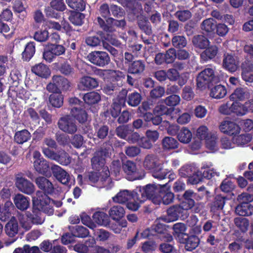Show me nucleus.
Instances as JSON below:
<instances>
[{
    "mask_svg": "<svg viewBox=\"0 0 253 253\" xmlns=\"http://www.w3.org/2000/svg\"><path fill=\"white\" fill-rule=\"evenodd\" d=\"M70 231L75 237L84 238L89 235V230L83 226L76 225L69 227Z\"/></svg>",
    "mask_w": 253,
    "mask_h": 253,
    "instance_id": "a19ab883",
    "label": "nucleus"
},
{
    "mask_svg": "<svg viewBox=\"0 0 253 253\" xmlns=\"http://www.w3.org/2000/svg\"><path fill=\"white\" fill-rule=\"evenodd\" d=\"M128 92L129 90L128 89H122L119 92L117 98L114 102L124 106L126 102L127 103Z\"/></svg>",
    "mask_w": 253,
    "mask_h": 253,
    "instance_id": "69168bd1",
    "label": "nucleus"
},
{
    "mask_svg": "<svg viewBox=\"0 0 253 253\" xmlns=\"http://www.w3.org/2000/svg\"><path fill=\"white\" fill-rule=\"evenodd\" d=\"M227 198L226 196H222L221 194L215 196L213 201L211 204V211L215 213L217 211L222 210L225 204Z\"/></svg>",
    "mask_w": 253,
    "mask_h": 253,
    "instance_id": "c85d7f7f",
    "label": "nucleus"
},
{
    "mask_svg": "<svg viewBox=\"0 0 253 253\" xmlns=\"http://www.w3.org/2000/svg\"><path fill=\"white\" fill-rule=\"evenodd\" d=\"M56 67L58 71L65 76H72L74 73V68L67 60L60 64L57 63Z\"/></svg>",
    "mask_w": 253,
    "mask_h": 253,
    "instance_id": "e433bc0d",
    "label": "nucleus"
},
{
    "mask_svg": "<svg viewBox=\"0 0 253 253\" xmlns=\"http://www.w3.org/2000/svg\"><path fill=\"white\" fill-rule=\"evenodd\" d=\"M123 106L113 102L109 110L105 112V116L109 117L110 114L113 118H116L119 116L121 113L122 107Z\"/></svg>",
    "mask_w": 253,
    "mask_h": 253,
    "instance_id": "052dcab7",
    "label": "nucleus"
},
{
    "mask_svg": "<svg viewBox=\"0 0 253 253\" xmlns=\"http://www.w3.org/2000/svg\"><path fill=\"white\" fill-rule=\"evenodd\" d=\"M50 6L53 9L63 12L66 9V5L64 0H49Z\"/></svg>",
    "mask_w": 253,
    "mask_h": 253,
    "instance_id": "774afa93",
    "label": "nucleus"
},
{
    "mask_svg": "<svg viewBox=\"0 0 253 253\" xmlns=\"http://www.w3.org/2000/svg\"><path fill=\"white\" fill-rule=\"evenodd\" d=\"M192 42L195 47L200 49L206 48L210 44L209 40L202 35L194 36Z\"/></svg>",
    "mask_w": 253,
    "mask_h": 253,
    "instance_id": "c9c22d12",
    "label": "nucleus"
},
{
    "mask_svg": "<svg viewBox=\"0 0 253 253\" xmlns=\"http://www.w3.org/2000/svg\"><path fill=\"white\" fill-rule=\"evenodd\" d=\"M235 213L242 216H249L253 213V205L251 204H239L235 208Z\"/></svg>",
    "mask_w": 253,
    "mask_h": 253,
    "instance_id": "c756f323",
    "label": "nucleus"
},
{
    "mask_svg": "<svg viewBox=\"0 0 253 253\" xmlns=\"http://www.w3.org/2000/svg\"><path fill=\"white\" fill-rule=\"evenodd\" d=\"M42 152L44 155L50 160L55 161L63 166H67L71 163V158L65 150L60 149L57 152L49 148L42 147Z\"/></svg>",
    "mask_w": 253,
    "mask_h": 253,
    "instance_id": "0eeeda50",
    "label": "nucleus"
},
{
    "mask_svg": "<svg viewBox=\"0 0 253 253\" xmlns=\"http://www.w3.org/2000/svg\"><path fill=\"white\" fill-rule=\"evenodd\" d=\"M68 6L75 11H83L85 9L86 2L84 0H65Z\"/></svg>",
    "mask_w": 253,
    "mask_h": 253,
    "instance_id": "37998d69",
    "label": "nucleus"
},
{
    "mask_svg": "<svg viewBox=\"0 0 253 253\" xmlns=\"http://www.w3.org/2000/svg\"><path fill=\"white\" fill-rule=\"evenodd\" d=\"M81 11H72L69 20L74 25L82 26L84 23L85 15Z\"/></svg>",
    "mask_w": 253,
    "mask_h": 253,
    "instance_id": "a18cd8bd",
    "label": "nucleus"
},
{
    "mask_svg": "<svg viewBox=\"0 0 253 253\" xmlns=\"http://www.w3.org/2000/svg\"><path fill=\"white\" fill-rule=\"evenodd\" d=\"M152 230L158 234L163 235L162 237L167 242H170L173 239L170 233L172 231V233L174 235V224L169 225L165 223H158L152 226Z\"/></svg>",
    "mask_w": 253,
    "mask_h": 253,
    "instance_id": "4468645a",
    "label": "nucleus"
},
{
    "mask_svg": "<svg viewBox=\"0 0 253 253\" xmlns=\"http://www.w3.org/2000/svg\"><path fill=\"white\" fill-rule=\"evenodd\" d=\"M13 202L16 207L22 211L26 210L30 206V198L21 194L15 195Z\"/></svg>",
    "mask_w": 253,
    "mask_h": 253,
    "instance_id": "bb28decb",
    "label": "nucleus"
},
{
    "mask_svg": "<svg viewBox=\"0 0 253 253\" xmlns=\"http://www.w3.org/2000/svg\"><path fill=\"white\" fill-rule=\"evenodd\" d=\"M42 211L32 206V212H27L26 214L28 219L34 224H42L44 220L42 217Z\"/></svg>",
    "mask_w": 253,
    "mask_h": 253,
    "instance_id": "cd10ccee",
    "label": "nucleus"
},
{
    "mask_svg": "<svg viewBox=\"0 0 253 253\" xmlns=\"http://www.w3.org/2000/svg\"><path fill=\"white\" fill-rule=\"evenodd\" d=\"M108 78L111 81L110 83H113L121 81L122 79L125 78L124 73L119 70H108Z\"/></svg>",
    "mask_w": 253,
    "mask_h": 253,
    "instance_id": "680f3d73",
    "label": "nucleus"
},
{
    "mask_svg": "<svg viewBox=\"0 0 253 253\" xmlns=\"http://www.w3.org/2000/svg\"><path fill=\"white\" fill-rule=\"evenodd\" d=\"M174 108H168L163 104H157L153 110V113L145 112L142 117L147 123L151 122L155 126L159 125L162 122L164 115L171 116Z\"/></svg>",
    "mask_w": 253,
    "mask_h": 253,
    "instance_id": "20e7f679",
    "label": "nucleus"
},
{
    "mask_svg": "<svg viewBox=\"0 0 253 253\" xmlns=\"http://www.w3.org/2000/svg\"><path fill=\"white\" fill-rule=\"evenodd\" d=\"M155 62L158 65H161L164 63L171 64L174 62V48H169L165 54L161 52L156 54Z\"/></svg>",
    "mask_w": 253,
    "mask_h": 253,
    "instance_id": "412c9836",
    "label": "nucleus"
},
{
    "mask_svg": "<svg viewBox=\"0 0 253 253\" xmlns=\"http://www.w3.org/2000/svg\"><path fill=\"white\" fill-rule=\"evenodd\" d=\"M51 174L63 184L67 185L69 183L70 180V175L60 166L53 165L51 167Z\"/></svg>",
    "mask_w": 253,
    "mask_h": 253,
    "instance_id": "a211bd4d",
    "label": "nucleus"
},
{
    "mask_svg": "<svg viewBox=\"0 0 253 253\" xmlns=\"http://www.w3.org/2000/svg\"><path fill=\"white\" fill-rule=\"evenodd\" d=\"M168 183L165 184H148L145 186L142 187L143 192L145 197L146 200L152 197L154 194L162 192L164 189L167 188Z\"/></svg>",
    "mask_w": 253,
    "mask_h": 253,
    "instance_id": "4be33fe9",
    "label": "nucleus"
},
{
    "mask_svg": "<svg viewBox=\"0 0 253 253\" xmlns=\"http://www.w3.org/2000/svg\"><path fill=\"white\" fill-rule=\"evenodd\" d=\"M49 195L38 190L36 195L32 197V205L33 207L40 210L43 212L51 215L54 211L53 208V200L50 198Z\"/></svg>",
    "mask_w": 253,
    "mask_h": 253,
    "instance_id": "7ed1b4c3",
    "label": "nucleus"
},
{
    "mask_svg": "<svg viewBox=\"0 0 253 253\" xmlns=\"http://www.w3.org/2000/svg\"><path fill=\"white\" fill-rule=\"evenodd\" d=\"M249 96L250 93L247 88L238 87L231 94L230 97L231 99L243 101L248 98Z\"/></svg>",
    "mask_w": 253,
    "mask_h": 253,
    "instance_id": "4c0bfd02",
    "label": "nucleus"
},
{
    "mask_svg": "<svg viewBox=\"0 0 253 253\" xmlns=\"http://www.w3.org/2000/svg\"><path fill=\"white\" fill-rule=\"evenodd\" d=\"M31 138V134L30 132L26 129L17 131L15 133L14 136V141L19 144L28 141Z\"/></svg>",
    "mask_w": 253,
    "mask_h": 253,
    "instance_id": "473e14b6",
    "label": "nucleus"
},
{
    "mask_svg": "<svg viewBox=\"0 0 253 253\" xmlns=\"http://www.w3.org/2000/svg\"><path fill=\"white\" fill-rule=\"evenodd\" d=\"M143 193L141 186L137 187L135 190L131 192V200H137L139 203H143L146 200V197L145 196Z\"/></svg>",
    "mask_w": 253,
    "mask_h": 253,
    "instance_id": "bf43d9fd",
    "label": "nucleus"
},
{
    "mask_svg": "<svg viewBox=\"0 0 253 253\" xmlns=\"http://www.w3.org/2000/svg\"><path fill=\"white\" fill-rule=\"evenodd\" d=\"M92 219L94 222L100 225L107 226L110 223V217L103 211L95 212L92 215Z\"/></svg>",
    "mask_w": 253,
    "mask_h": 253,
    "instance_id": "7c9ffc66",
    "label": "nucleus"
},
{
    "mask_svg": "<svg viewBox=\"0 0 253 253\" xmlns=\"http://www.w3.org/2000/svg\"><path fill=\"white\" fill-rule=\"evenodd\" d=\"M219 128L223 133L231 136L239 134L241 129L239 126L235 122L227 120L222 121Z\"/></svg>",
    "mask_w": 253,
    "mask_h": 253,
    "instance_id": "2eb2a0df",
    "label": "nucleus"
},
{
    "mask_svg": "<svg viewBox=\"0 0 253 253\" xmlns=\"http://www.w3.org/2000/svg\"><path fill=\"white\" fill-rule=\"evenodd\" d=\"M102 42L101 38L98 36H88L85 40V43L91 47L99 46Z\"/></svg>",
    "mask_w": 253,
    "mask_h": 253,
    "instance_id": "338daca9",
    "label": "nucleus"
},
{
    "mask_svg": "<svg viewBox=\"0 0 253 253\" xmlns=\"http://www.w3.org/2000/svg\"><path fill=\"white\" fill-rule=\"evenodd\" d=\"M96 21L100 28L104 32L112 33L115 31L113 26L117 28H124L126 25V21L125 19L117 20L113 18H108L106 23L100 16L96 18Z\"/></svg>",
    "mask_w": 253,
    "mask_h": 253,
    "instance_id": "1a4fd4ad",
    "label": "nucleus"
},
{
    "mask_svg": "<svg viewBox=\"0 0 253 253\" xmlns=\"http://www.w3.org/2000/svg\"><path fill=\"white\" fill-rule=\"evenodd\" d=\"M52 81L56 83V84L57 85L60 91L61 89L66 90L68 89L70 86V83L68 80L60 75L53 76L52 77Z\"/></svg>",
    "mask_w": 253,
    "mask_h": 253,
    "instance_id": "09e8293b",
    "label": "nucleus"
},
{
    "mask_svg": "<svg viewBox=\"0 0 253 253\" xmlns=\"http://www.w3.org/2000/svg\"><path fill=\"white\" fill-rule=\"evenodd\" d=\"M155 76L160 82L165 81L167 78L170 81H174V68L169 69L167 72L164 70L158 71L155 72Z\"/></svg>",
    "mask_w": 253,
    "mask_h": 253,
    "instance_id": "c03bdc74",
    "label": "nucleus"
},
{
    "mask_svg": "<svg viewBox=\"0 0 253 253\" xmlns=\"http://www.w3.org/2000/svg\"><path fill=\"white\" fill-rule=\"evenodd\" d=\"M177 137L181 142L188 143L191 140L192 133L187 128L182 127L178 133Z\"/></svg>",
    "mask_w": 253,
    "mask_h": 253,
    "instance_id": "603ef678",
    "label": "nucleus"
},
{
    "mask_svg": "<svg viewBox=\"0 0 253 253\" xmlns=\"http://www.w3.org/2000/svg\"><path fill=\"white\" fill-rule=\"evenodd\" d=\"M34 167L35 170L46 177L51 175V168L48 162L43 158H38L34 162Z\"/></svg>",
    "mask_w": 253,
    "mask_h": 253,
    "instance_id": "aec40b11",
    "label": "nucleus"
},
{
    "mask_svg": "<svg viewBox=\"0 0 253 253\" xmlns=\"http://www.w3.org/2000/svg\"><path fill=\"white\" fill-rule=\"evenodd\" d=\"M57 124L60 130L68 134H74L78 129L75 121L70 115H66L60 118Z\"/></svg>",
    "mask_w": 253,
    "mask_h": 253,
    "instance_id": "f8f14e48",
    "label": "nucleus"
},
{
    "mask_svg": "<svg viewBox=\"0 0 253 253\" xmlns=\"http://www.w3.org/2000/svg\"><path fill=\"white\" fill-rule=\"evenodd\" d=\"M200 243L199 238L195 235H191L188 237L185 243V248L187 251H192L196 249Z\"/></svg>",
    "mask_w": 253,
    "mask_h": 253,
    "instance_id": "6e6d98bb",
    "label": "nucleus"
},
{
    "mask_svg": "<svg viewBox=\"0 0 253 253\" xmlns=\"http://www.w3.org/2000/svg\"><path fill=\"white\" fill-rule=\"evenodd\" d=\"M31 71L36 75L42 78L46 79L50 75V70L48 67L42 63L32 66Z\"/></svg>",
    "mask_w": 253,
    "mask_h": 253,
    "instance_id": "a878e982",
    "label": "nucleus"
},
{
    "mask_svg": "<svg viewBox=\"0 0 253 253\" xmlns=\"http://www.w3.org/2000/svg\"><path fill=\"white\" fill-rule=\"evenodd\" d=\"M35 183L43 193L50 195L54 193L55 189L52 183L46 177L39 176L36 178Z\"/></svg>",
    "mask_w": 253,
    "mask_h": 253,
    "instance_id": "f3484780",
    "label": "nucleus"
},
{
    "mask_svg": "<svg viewBox=\"0 0 253 253\" xmlns=\"http://www.w3.org/2000/svg\"><path fill=\"white\" fill-rule=\"evenodd\" d=\"M91 163L92 169L97 171L102 170L100 174V180L102 182L110 180V172L108 167L105 166V159L94 154L91 159Z\"/></svg>",
    "mask_w": 253,
    "mask_h": 253,
    "instance_id": "6e6552de",
    "label": "nucleus"
},
{
    "mask_svg": "<svg viewBox=\"0 0 253 253\" xmlns=\"http://www.w3.org/2000/svg\"><path fill=\"white\" fill-rule=\"evenodd\" d=\"M216 24L212 18H208L204 20L201 24V29L206 33H211L215 29Z\"/></svg>",
    "mask_w": 253,
    "mask_h": 253,
    "instance_id": "4d7b16f0",
    "label": "nucleus"
},
{
    "mask_svg": "<svg viewBox=\"0 0 253 253\" xmlns=\"http://www.w3.org/2000/svg\"><path fill=\"white\" fill-rule=\"evenodd\" d=\"M95 134L99 139L104 140L108 135L109 127L107 125L98 126L95 128Z\"/></svg>",
    "mask_w": 253,
    "mask_h": 253,
    "instance_id": "e2e57ef3",
    "label": "nucleus"
},
{
    "mask_svg": "<svg viewBox=\"0 0 253 253\" xmlns=\"http://www.w3.org/2000/svg\"><path fill=\"white\" fill-rule=\"evenodd\" d=\"M18 231V223L16 221L10 220L5 226L6 234L10 237H14Z\"/></svg>",
    "mask_w": 253,
    "mask_h": 253,
    "instance_id": "864d4df0",
    "label": "nucleus"
},
{
    "mask_svg": "<svg viewBox=\"0 0 253 253\" xmlns=\"http://www.w3.org/2000/svg\"><path fill=\"white\" fill-rule=\"evenodd\" d=\"M50 104L55 108H60L63 104V96L61 93H52L49 97Z\"/></svg>",
    "mask_w": 253,
    "mask_h": 253,
    "instance_id": "3c124183",
    "label": "nucleus"
},
{
    "mask_svg": "<svg viewBox=\"0 0 253 253\" xmlns=\"http://www.w3.org/2000/svg\"><path fill=\"white\" fill-rule=\"evenodd\" d=\"M197 196V194L191 190H186L182 196L176 195V199L180 203L178 205H175V220L179 218H184L183 212L195 206L194 199Z\"/></svg>",
    "mask_w": 253,
    "mask_h": 253,
    "instance_id": "f257e3e1",
    "label": "nucleus"
},
{
    "mask_svg": "<svg viewBox=\"0 0 253 253\" xmlns=\"http://www.w3.org/2000/svg\"><path fill=\"white\" fill-rule=\"evenodd\" d=\"M227 91L225 87L222 85H217L211 89L210 95L211 97L220 99L223 98L226 94Z\"/></svg>",
    "mask_w": 253,
    "mask_h": 253,
    "instance_id": "8fccbe9b",
    "label": "nucleus"
},
{
    "mask_svg": "<svg viewBox=\"0 0 253 253\" xmlns=\"http://www.w3.org/2000/svg\"><path fill=\"white\" fill-rule=\"evenodd\" d=\"M122 168L126 178L130 181L141 179L145 176L144 173L137 168L136 163L133 161H126L123 164Z\"/></svg>",
    "mask_w": 253,
    "mask_h": 253,
    "instance_id": "9d476101",
    "label": "nucleus"
},
{
    "mask_svg": "<svg viewBox=\"0 0 253 253\" xmlns=\"http://www.w3.org/2000/svg\"><path fill=\"white\" fill-rule=\"evenodd\" d=\"M137 24L139 29L146 35L151 36L152 34L151 25L146 18L140 17L137 21Z\"/></svg>",
    "mask_w": 253,
    "mask_h": 253,
    "instance_id": "79ce46f5",
    "label": "nucleus"
},
{
    "mask_svg": "<svg viewBox=\"0 0 253 253\" xmlns=\"http://www.w3.org/2000/svg\"><path fill=\"white\" fill-rule=\"evenodd\" d=\"M99 80L88 76L82 77L78 84V88L81 90H89L97 87Z\"/></svg>",
    "mask_w": 253,
    "mask_h": 253,
    "instance_id": "dca6fc26",
    "label": "nucleus"
},
{
    "mask_svg": "<svg viewBox=\"0 0 253 253\" xmlns=\"http://www.w3.org/2000/svg\"><path fill=\"white\" fill-rule=\"evenodd\" d=\"M168 186L167 188L164 189L160 194L162 195V202L164 205H168L172 202L174 199V194L170 191V186L167 182Z\"/></svg>",
    "mask_w": 253,
    "mask_h": 253,
    "instance_id": "de8ad7c7",
    "label": "nucleus"
},
{
    "mask_svg": "<svg viewBox=\"0 0 253 253\" xmlns=\"http://www.w3.org/2000/svg\"><path fill=\"white\" fill-rule=\"evenodd\" d=\"M242 79L246 82H253V63L245 61L242 64Z\"/></svg>",
    "mask_w": 253,
    "mask_h": 253,
    "instance_id": "b1692460",
    "label": "nucleus"
},
{
    "mask_svg": "<svg viewBox=\"0 0 253 253\" xmlns=\"http://www.w3.org/2000/svg\"><path fill=\"white\" fill-rule=\"evenodd\" d=\"M71 117L77 120L80 124H84L87 120L88 114L86 111L81 108L73 107L70 111Z\"/></svg>",
    "mask_w": 253,
    "mask_h": 253,
    "instance_id": "393cba45",
    "label": "nucleus"
},
{
    "mask_svg": "<svg viewBox=\"0 0 253 253\" xmlns=\"http://www.w3.org/2000/svg\"><path fill=\"white\" fill-rule=\"evenodd\" d=\"M235 226L242 232H246L249 226V220L244 217H238L234 219Z\"/></svg>",
    "mask_w": 253,
    "mask_h": 253,
    "instance_id": "5fc2aeb1",
    "label": "nucleus"
},
{
    "mask_svg": "<svg viewBox=\"0 0 253 253\" xmlns=\"http://www.w3.org/2000/svg\"><path fill=\"white\" fill-rule=\"evenodd\" d=\"M83 99L85 104L91 105L98 103L101 100V96L98 92L91 91L85 93Z\"/></svg>",
    "mask_w": 253,
    "mask_h": 253,
    "instance_id": "58836bf2",
    "label": "nucleus"
},
{
    "mask_svg": "<svg viewBox=\"0 0 253 253\" xmlns=\"http://www.w3.org/2000/svg\"><path fill=\"white\" fill-rule=\"evenodd\" d=\"M36 52V43L34 42H28L25 46L22 53V59L24 61H29L33 57Z\"/></svg>",
    "mask_w": 253,
    "mask_h": 253,
    "instance_id": "2f4dec72",
    "label": "nucleus"
},
{
    "mask_svg": "<svg viewBox=\"0 0 253 253\" xmlns=\"http://www.w3.org/2000/svg\"><path fill=\"white\" fill-rule=\"evenodd\" d=\"M218 51L216 46H211L203 51L201 55V58L205 61L213 58L217 54Z\"/></svg>",
    "mask_w": 253,
    "mask_h": 253,
    "instance_id": "49530a36",
    "label": "nucleus"
},
{
    "mask_svg": "<svg viewBox=\"0 0 253 253\" xmlns=\"http://www.w3.org/2000/svg\"><path fill=\"white\" fill-rule=\"evenodd\" d=\"M110 217L116 221H119L124 217L125 211L123 207L120 205L114 206L109 211Z\"/></svg>",
    "mask_w": 253,
    "mask_h": 253,
    "instance_id": "72a5a7b5",
    "label": "nucleus"
},
{
    "mask_svg": "<svg viewBox=\"0 0 253 253\" xmlns=\"http://www.w3.org/2000/svg\"><path fill=\"white\" fill-rule=\"evenodd\" d=\"M218 80L214 69L208 67L199 73L197 77V86L201 90L209 87L210 85Z\"/></svg>",
    "mask_w": 253,
    "mask_h": 253,
    "instance_id": "39448f33",
    "label": "nucleus"
},
{
    "mask_svg": "<svg viewBox=\"0 0 253 253\" xmlns=\"http://www.w3.org/2000/svg\"><path fill=\"white\" fill-rule=\"evenodd\" d=\"M252 138L250 134H241L234 137L233 138V142L239 146H243L250 142Z\"/></svg>",
    "mask_w": 253,
    "mask_h": 253,
    "instance_id": "13d9d810",
    "label": "nucleus"
},
{
    "mask_svg": "<svg viewBox=\"0 0 253 253\" xmlns=\"http://www.w3.org/2000/svg\"><path fill=\"white\" fill-rule=\"evenodd\" d=\"M87 58L92 64L100 67H105L111 61L109 54L102 51H91L87 56Z\"/></svg>",
    "mask_w": 253,
    "mask_h": 253,
    "instance_id": "9b49d317",
    "label": "nucleus"
},
{
    "mask_svg": "<svg viewBox=\"0 0 253 253\" xmlns=\"http://www.w3.org/2000/svg\"><path fill=\"white\" fill-rule=\"evenodd\" d=\"M146 67L145 61L144 60H136L128 64L127 73L128 74L140 76L143 74Z\"/></svg>",
    "mask_w": 253,
    "mask_h": 253,
    "instance_id": "5701e85b",
    "label": "nucleus"
},
{
    "mask_svg": "<svg viewBox=\"0 0 253 253\" xmlns=\"http://www.w3.org/2000/svg\"><path fill=\"white\" fill-rule=\"evenodd\" d=\"M65 47L61 44L48 42L44 47L42 56L46 62L51 63L57 56L65 52Z\"/></svg>",
    "mask_w": 253,
    "mask_h": 253,
    "instance_id": "423d86ee",
    "label": "nucleus"
},
{
    "mask_svg": "<svg viewBox=\"0 0 253 253\" xmlns=\"http://www.w3.org/2000/svg\"><path fill=\"white\" fill-rule=\"evenodd\" d=\"M141 94L135 90L128 92L127 103L131 107L138 106L142 101Z\"/></svg>",
    "mask_w": 253,
    "mask_h": 253,
    "instance_id": "f704fd0d",
    "label": "nucleus"
},
{
    "mask_svg": "<svg viewBox=\"0 0 253 253\" xmlns=\"http://www.w3.org/2000/svg\"><path fill=\"white\" fill-rule=\"evenodd\" d=\"M132 195L131 191L127 190H124L119 192L115 197L113 198L114 202L118 203H125L131 200Z\"/></svg>",
    "mask_w": 253,
    "mask_h": 253,
    "instance_id": "ea45409f",
    "label": "nucleus"
},
{
    "mask_svg": "<svg viewBox=\"0 0 253 253\" xmlns=\"http://www.w3.org/2000/svg\"><path fill=\"white\" fill-rule=\"evenodd\" d=\"M128 92L129 90L128 89H122L119 92L117 98L114 102L124 106L126 102L127 103Z\"/></svg>",
    "mask_w": 253,
    "mask_h": 253,
    "instance_id": "0e129e2a",
    "label": "nucleus"
},
{
    "mask_svg": "<svg viewBox=\"0 0 253 253\" xmlns=\"http://www.w3.org/2000/svg\"><path fill=\"white\" fill-rule=\"evenodd\" d=\"M143 166L146 170H152L153 176L159 180L165 179L169 172L167 169L163 168L159 158L154 154L146 156L143 162Z\"/></svg>",
    "mask_w": 253,
    "mask_h": 253,
    "instance_id": "f03ea898",
    "label": "nucleus"
},
{
    "mask_svg": "<svg viewBox=\"0 0 253 253\" xmlns=\"http://www.w3.org/2000/svg\"><path fill=\"white\" fill-rule=\"evenodd\" d=\"M239 62L236 57L233 55L226 53L223 56L222 66L230 72H235L238 68Z\"/></svg>",
    "mask_w": 253,
    "mask_h": 253,
    "instance_id": "6ab92c4d",
    "label": "nucleus"
},
{
    "mask_svg": "<svg viewBox=\"0 0 253 253\" xmlns=\"http://www.w3.org/2000/svg\"><path fill=\"white\" fill-rule=\"evenodd\" d=\"M18 174L15 177V185L17 189L22 193L31 195L35 191V187L33 183L26 178Z\"/></svg>",
    "mask_w": 253,
    "mask_h": 253,
    "instance_id": "ddd939ff",
    "label": "nucleus"
}]
</instances>
